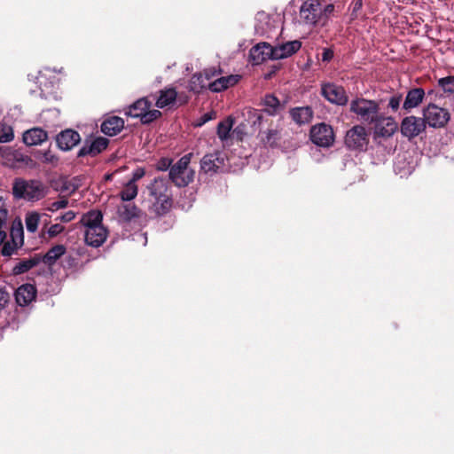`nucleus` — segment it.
<instances>
[{"label": "nucleus", "instance_id": "f257e3e1", "mask_svg": "<svg viewBox=\"0 0 454 454\" xmlns=\"http://www.w3.org/2000/svg\"><path fill=\"white\" fill-rule=\"evenodd\" d=\"M151 212L157 216L167 215L173 207V194L168 180L164 177H155L147 186Z\"/></svg>", "mask_w": 454, "mask_h": 454}, {"label": "nucleus", "instance_id": "f03ea898", "mask_svg": "<svg viewBox=\"0 0 454 454\" xmlns=\"http://www.w3.org/2000/svg\"><path fill=\"white\" fill-rule=\"evenodd\" d=\"M324 0H306L299 10L303 23L309 26L324 27L334 11V5L328 4L323 6Z\"/></svg>", "mask_w": 454, "mask_h": 454}, {"label": "nucleus", "instance_id": "7ed1b4c3", "mask_svg": "<svg viewBox=\"0 0 454 454\" xmlns=\"http://www.w3.org/2000/svg\"><path fill=\"white\" fill-rule=\"evenodd\" d=\"M12 194L18 200L38 201L45 196L46 187L39 180L16 178L12 184Z\"/></svg>", "mask_w": 454, "mask_h": 454}, {"label": "nucleus", "instance_id": "20e7f679", "mask_svg": "<svg viewBox=\"0 0 454 454\" xmlns=\"http://www.w3.org/2000/svg\"><path fill=\"white\" fill-rule=\"evenodd\" d=\"M350 112L356 114L363 122L372 124L381 114L380 104L375 100L356 98L350 102Z\"/></svg>", "mask_w": 454, "mask_h": 454}, {"label": "nucleus", "instance_id": "39448f33", "mask_svg": "<svg viewBox=\"0 0 454 454\" xmlns=\"http://www.w3.org/2000/svg\"><path fill=\"white\" fill-rule=\"evenodd\" d=\"M192 153L181 157L168 172L169 180L177 187H185L194 179L195 172L189 168Z\"/></svg>", "mask_w": 454, "mask_h": 454}, {"label": "nucleus", "instance_id": "423d86ee", "mask_svg": "<svg viewBox=\"0 0 454 454\" xmlns=\"http://www.w3.org/2000/svg\"><path fill=\"white\" fill-rule=\"evenodd\" d=\"M423 119L426 125L434 129H442L450 120V113L448 109L431 103L423 109Z\"/></svg>", "mask_w": 454, "mask_h": 454}, {"label": "nucleus", "instance_id": "0eeeda50", "mask_svg": "<svg viewBox=\"0 0 454 454\" xmlns=\"http://www.w3.org/2000/svg\"><path fill=\"white\" fill-rule=\"evenodd\" d=\"M344 144L349 150L364 152L369 144V133L364 126L355 125L346 132Z\"/></svg>", "mask_w": 454, "mask_h": 454}, {"label": "nucleus", "instance_id": "6e6552de", "mask_svg": "<svg viewBox=\"0 0 454 454\" xmlns=\"http://www.w3.org/2000/svg\"><path fill=\"white\" fill-rule=\"evenodd\" d=\"M309 137L311 142L319 147L328 148L334 143V133L332 126L324 122L311 127Z\"/></svg>", "mask_w": 454, "mask_h": 454}, {"label": "nucleus", "instance_id": "1a4fd4ad", "mask_svg": "<svg viewBox=\"0 0 454 454\" xmlns=\"http://www.w3.org/2000/svg\"><path fill=\"white\" fill-rule=\"evenodd\" d=\"M425 120L414 115L404 117L401 121V134L408 139H412L426 130Z\"/></svg>", "mask_w": 454, "mask_h": 454}, {"label": "nucleus", "instance_id": "9d476101", "mask_svg": "<svg viewBox=\"0 0 454 454\" xmlns=\"http://www.w3.org/2000/svg\"><path fill=\"white\" fill-rule=\"evenodd\" d=\"M321 94L326 100L338 106H345L348 101L344 88L334 83L323 84Z\"/></svg>", "mask_w": 454, "mask_h": 454}, {"label": "nucleus", "instance_id": "9b49d317", "mask_svg": "<svg viewBox=\"0 0 454 454\" xmlns=\"http://www.w3.org/2000/svg\"><path fill=\"white\" fill-rule=\"evenodd\" d=\"M109 145V139L103 137H98L92 141L85 140L83 145L77 153L78 158L85 156L96 157L103 151H105Z\"/></svg>", "mask_w": 454, "mask_h": 454}, {"label": "nucleus", "instance_id": "f8f14e48", "mask_svg": "<svg viewBox=\"0 0 454 454\" xmlns=\"http://www.w3.org/2000/svg\"><path fill=\"white\" fill-rule=\"evenodd\" d=\"M224 166V157L221 152L207 153L200 160V168L205 173L215 174Z\"/></svg>", "mask_w": 454, "mask_h": 454}, {"label": "nucleus", "instance_id": "ddd939ff", "mask_svg": "<svg viewBox=\"0 0 454 454\" xmlns=\"http://www.w3.org/2000/svg\"><path fill=\"white\" fill-rule=\"evenodd\" d=\"M80 142V134L72 129H66L56 136L58 147L62 151H70Z\"/></svg>", "mask_w": 454, "mask_h": 454}, {"label": "nucleus", "instance_id": "4468645a", "mask_svg": "<svg viewBox=\"0 0 454 454\" xmlns=\"http://www.w3.org/2000/svg\"><path fill=\"white\" fill-rule=\"evenodd\" d=\"M249 59L253 65H260L267 59H273V47L268 43H257L251 48Z\"/></svg>", "mask_w": 454, "mask_h": 454}, {"label": "nucleus", "instance_id": "2eb2a0df", "mask_svg": "<svg viewBox=\"0 0 454 454\" xmlns=\"http://www.w3.org/2000/svg\"><path fill=\"white\" fill-rule=\"evenodd\" d=\"M108 231L104 226H94L85 229L84 240L92 247H99L106 239Z\"/></svg>", "mask_w": 454, "mask_h": 454}, {"label": "nucleus", "instance_id": "dca6fc26", "mask_svg": "<svg viewBox=\"0 0 454 454\" xmlns=\"http://www.w3.org/2000/svg\"><path fill=\"white\" fill-rule=\"evenodd\" d=\"M374 132L382 137H391L397 129V124L392 117H385L382 114L379 120L374 121Z\"/></svg>", "mask_w": 454, "mask_h": 454}, {"label": "nucleus", "instance_id": "f3484780", "mask_svg": "<svg viewBox=\"0 0 454 454\" xmlns=\"http://www.w3.org/2000/svg\"><path fill=\"white\" fill-rule=\"evenodd\" d=\"M240 78L241 76L239 74L221 76L208 82L207 89L212 92H221L236 85Z\"/></svg>", "mask_w": 454, "mask_h": 454}, {"label": "nucleus", "instance_id": "a211bd4d", "mask_svg": "<svg viewBox=\"0 0 454 454\" xmlns=\"http://www.w3.org/2000/svg\"><path fill=\"white\" fill-rule=\"evenodd\" d=\"M124 128V120L119 116H110L103 121L100 125L101 132L108 137L119 134Z\"/></svg>", "mask_w": 454, "mask_h": 454}, {"label": "nucleus", "instance_id": "6ab92c4d", "mask_svg": "<svg viewBox=\"0 0 454 454\" xmlns=\"http://www.w3.org/2000/svg\"><path fill=\"white\" fill-rule=\"evenodd\" d=\"M301 47V43L298 40H294L273 47V59H282L292 56L296 53Z\"/></svg>", "mask_w": 454, "mask_h": 454}, {"label": "nucleus", "instance_id": "aec40b11", "mask_svg": "<svg viewBox=\"0 0 454 454\" xmlns=\"http://www.w3.org/2000/svg\"><path fill=\"white\" fill-rule=\"evenodd\" d=\"M36 297V288L31 284H24L15 291V300L20 306H27Z\"/></svg>", "mask_w": 454, "mask_h": 454}, {"label": "nucleus", "instance_id": "412c9836", "mask_svg": "<svg viewBox=\"0 0 454 454\" xmlns=\"http://www.w3.org/2000/svg\"><path fill=\"white\" fill-rule=\"evenodd\" d=\"M291 119L299 126L311 121L314 112L310 106H297L289 110Z\"/></svg>", "mask_w": 454, "mask_h": 454}, {"label": "nucleus", "instance_id": "4be33fe9", "mask_svg": "<svg viewBox=\"0 0 454 454\" xmlns=\"http://www.w3.org/2000/svg\"><path fill=\"white\" fill-rule=\"evenodd\" d=\"M47 139V132L41 128L30 129L23 134V142L28 146L41 145Z\"/></svg>", "mask_w": 454, "mask_h": 454}, {"label": "nucleus", "instance_id": "5701e85b", "mask_svg": "<svg viewBox=\"0 0 454 454\" xmlns=\"http://www.w3.org/2000/svg\"><path fill=\"white\" fill-rule=\"evenodd\" d=\"M425 97V90L422 88H413L407 92L403 108L409 111L419 106Z\"/></svg>", "mask_w": 454, "mask_h": 454}, {"label": "nucleus", "instance_id": "b1692460", "mask_svg": "<svg viewBox=\"0 0 454 454\" xmlns=\"http://www.w3.org/2000/svg\"><path fill=\"white\" fill-rule=\"evenodd\" d=\"M66 251L67 249L64 245H55L43 256H41V262L48 266H52L66 254Z\"/></svg>", "mask_w": 454, "mask_h": 454}, {"label": "nucleus", "instance_id": "393cba45", "mask_svg": "<svg viewBox=\"0 0 454 454\" xmlns=\"http://www.w3.org/2000/svg\"><path fill=\"white\" fill-rule=\"evenodd\" d=\"M102 220L103 215L101 211L90 210L82 216L80 223L85 227V229H90L94 226H103Z\"/></svg>", "mask_w": 454, "mask_h": 454}, {"label": "nucleus", "instance_id": "a878e982", "mask_svg": "<svg viewBox=\"0 0 454 454\" xmlns=\"http://www.w3.org/2000/svg\"><path fill=\"white\" fill-rule=\"evenodd\" d=\"M176 97L177 92L175 88L161 90L156 101V106L159 108L168 106L176 101Z\"/></svg>", "mask_w": 454, "mask_h": 454}, {"label": "nucleus", "instance_id": "bb28decb", "mask_svg": "<svg viewBox=\"0 0 454 454\" xmlns=\"http://www.w3.org/2000/svg\"><path fill=\"white\" fill-rule=\"evenodd\" d=\"M152 103L146 98H141L129 106L126 114L133 118H140L145 110H148Z\"/></svg>", "mask_w": 454, "mask_h": 454}, {"label": "nucleus", "instance_id": "cd10ccee", "mask_svg": "<svg viewBox=\"0 0 454 454\" xmlns=\"http://www.w3.org/2000/svg\"><path fill=\"white\" fill-rule=\"evenodd\" d=\"M41 262V256L35 254L34 257L19 262L12 269L14 275H20L27 272Z\"/></svg>", "mask_w": 454, "mask_h": 454}, {"label": "nucleus", "instance_id": "c85d7f7f", "mask_svg": "<svg viewBox=\"0 0 454 454\" xmlns=\"http://www.w3.org/2000/svg\"><path fill=\"white\" fill-rule=\"evenodd\" d=\"M118 215L122 221L130 222L140 216V210L134 204H125L118 208Z\"/></svg>", "mask_w": 454, "mask_h": 454}, {"label": "nucleus", "instance_id": "c756f323", "mask_svg": "<svg viewBox=\"0 0 454 454\" xmlns=\"http://www.w3.org/2000/svg\"><path fill=\"white\" fill-rule=\"evenodd\" d=\"M208 82H206L203 74L200 73H195L192 75L189 84L188 90L195 94H200L204 90L207 89Z\"/></svg>", "mask_w": 454, "mask_h": 454}, {"label": "nucleus", "instance_id": "7c9ffc66", "mask_svg": "<svg viewBox=\"0 0 454 454\" xmlns=\"http://www.w3.org/2000/svg\"><path fill=\"white\" fill-rule=\"evenodd\" d=\"M234 120L229 116L217 124V136L221 141H226L230 137V131L232 129Z\"/></svg>", "mask_w": 454, "mask_h": 454}, {"label": "nucleus", "instance_id": "2f4dec72", "mask_svg": "<svg viewBox=\"0 0 454 454\" xmlns=\"http://www.w3.org/2000/svg\"><path fill=\"white\" fill-rule=\"evenodd\" d=\"M280 138L281 135L279 130L270 129L264 132V136L262 137V142L264 145L274 148L278 145Z\"/></svg>", "mask_w": 454, "mask_h": 454}, {"label": "nucleus", "instance_id": "473e14b6", "mask_svg": "<svg viewBox=\"0 0 454 454\" xmlns=\"http://www.w3.org/2000/svg\"><path fill=\"white\" fill-rule=\"evenodd\" d=\"M263 105L265 106V111L270 115L277 114L281 107L278 98L272 94H268L264 97Z\"/></svg>", "mask_w": 454, "mask_h": 454}, {"label": "nucleus", "instance_id": "72a5a7b5", "mask_svg": "<svg viewBox=\"0 0 454 454\" xmlns=\"http://www.w3.org/2000/svg\"><path fill=\"white\" fill-rule=\"evenodd\" d=\"M138 188L133 182L125 184L123 189L120 192V197L123 201H130L137 195Z\"/></svg>", "mask_w": 454, "mask_h": 454}, {"label": "nucleus", "instance_id": "f704fd0d", "mask_svg": "<svg viewBox=\"0 0 454 454\" xmlns=\"http://www.w3.org/2000/svg\"><path fill=\"white\" fill-rule=\"evenodd\" d=\"M41 215L37 212H29L26 215L25 223L28 232L35 233L37 231Z\"/></svg>", "mask_w": 454, "mask_h": 454}, {"label": "nucleus", "instance_id": "c9c22d12", "mask_svg": "<svg viewBox=\"0 0 454 454\" xmlns=\"http://www.w3.org/2000/svg\"><path fill=\"white\" fill-rule=\"evenodd\" d=\"M438 86L446 94L454 93V75H449L438 80Z\"/></svg>", "mask_w": 454, "mask_h": 454}, {"label": "nucleus", "instance_id": "e433bc0d", "mask_svg": "<svg viewBox=\"0 0 454 454\" xmlns=\"http://www.w3.org/2000/svg\"><path fill=\"white\" fill-rule=\"evenodd\" d=\"M139 115H141L139 119L142 124H150L161 116V112L156 109L150 110L149 108L143 114L140 113Z\"/></svg>", "mask_w": 454, "mask_h": 454}, {"label": "nucleus", "instance_id": "4c0bfd02", "mask_svg": "<svg viewBox=\"0 0 454 454\" xmlns=\"http://www.w3.org/2000/svg\"><path fill=\"white\" fill-rule=\"evenodd\" d=\"M8 216V210L0 209V245H2L6 239V221Z\"/></svg>", "mask_w": 454, "mask_h": 454}, {"label": "nucleus", "instance_id": "58836bf2", "mask_svg": "<svg viewBox=\"0 0 454 454\" xmlns=\"http://www.w3.org/2000/svg\"><path fill=\"white\" fill-rule=\"evenodd\" d=\"M11 241L18 244L19 246H22L24 242V232L21 225L18 228L12 227L11 229Z\"/></svg>", "mask_w": 454, "mask_h": 454}, {"label": "nucleus", "instance_id": "ea45409f", "mask_svg": "<svg viewBox=\"0 0 454 454\" xmlns=\"http://www.w3.org/2000/svg\"><path fill=\"white\" fill-rule=\"evenodd\" d=\"M14 138L13 129L10 126H4L0 130V143H9Z\"/></svg>", "mask_w": 454, "mask_h": 454}, {"label": "nucleus", "instance_id": "a19ab883", "mask_svg": "<svg viewBox=\"0 0 454 454\" xmlns=\"http://www.w3.org/2000/svg\"><path fill=\"white\" fill-rule=\"evenodd\" d=\"M19 247H20V246L18 244L12 241H7L4 244L1 253L4 256H11Z\"/></svg>", "mask_w": 454, "mask_h": 454}, {"label": "nucleus", "instance_id": "79ce46f5", "mask_svg": "<svg viewBox=\"0 0 454 454\" xmlns=\"http://www.w3.org/2000/svg\"><path fill=\"white\" fill-rule=\"evenodd\" d=\"M203 74V77H205V80L207 82H212L211 80L222 74V69L215 68V67H210L204 69L203 72H200Z\"/></svg>", "mask_w": 454, "mask_h": 454}, {"label": "nucleus", "instance_id": "37998d69", "mask_svg": "<svg viewBox=\"0 0 454 454\" xmlns=\"http://www.w3.org/2000/svg\"><path fill=\"white\" fill-rule=\"evenodd\" d=\"M172 166V160L169 158H160L156 164L157 169L160 171L170 169Z\"/></svg>", "mask_w": 454, "mask_h": 454}, {"label": "nucleus", "instance_id": "c03bdc74", "mask_svg": "<svg viewBox=\"0 0 454 454\" xmlns=\"http://www.w3.org/2000/svg\"><path fill=\"white\" fill-rule=\"evenodd\" d=\"M65 231V227L59 223L52 224L47 231L50 238H54Z\"/></svg>", "mask_w": 454, "mask_h": 454}, {"label": "nucleus", "instance_id": "a18cd8bd", "mask_svg": "<svg viewBox=\"0 0 454 454\" xmlns=\"http://www.w3.org/2000/svg\"><path fill=\"white\" fill-rule=\"evenodd\" d=\"M67 205H68V200L67 199H62V200L52 202L49 206L48 210L54 212L59 209L67 207Z\"/></svg>", "mask_w": 454, "mask_h": 454}, {"label": "nucleus", "instance_id": "49530a36", "mask_svg": "<svg viewBox=\"0 0 454 454\" xmlns=\"http://www.w3.org/2000/svg\"><path fill=\"white\" fill-rule=\"evenodd\" d=\"M77 264V259L72 255L66 256L62 261V266L65 269H74Z\"/></svg>", "mask_w": 454, "mask_h": 454}, {"label": "nucleus", "instance_id": "de8ad7c7", "mask_svg": "<svg viewBox=\"0 0 454 454\" xmlns=\"http://www.w3.org/2000/svg\"><path fill=\"white\" fill-rule=\"evenodd\" d=\"M401 101H402V95H400V94L394 95L389 98L388 106L393 111H396L400 106Z\"/></svg>", "mask_w": 454, "mask_h": 454}, {"label": "nucleus", "instance_id": "09e8293b", "mask_svg": "<svg viewBox=\"0 0 454 454\" xmlns=\"http://www.w3.org/2000/svg\"><path fill=\"white\" fill-rule=\"evenodd\" d=\"M74 218H75V213L72 210H69V211L62 214L59 217H57L56 221L59 220L62 223H69V222L73 221Z\"/></svg>", "mask_w": 454, "mask_h": 454}, {"label": "nucleus", "instance_id": "8fccbe9b", "mask_svg": "<svg viewBox=\"0 0 454 454\" xmlns=\"http://www.w3.org/2000/svg\"><path fill=\"white\" fill-rule=\"evenodd\" d=\"M10 294L4 289H0V311L8 304Z\"/></svg>", "mask_w": 454, "mask_h": 454}, {"label": "nucleus", "instance_id": "3c124183", "mask_svg": "<svg viewBox=\"0 0 454 454\" xmlns=\"http://www.w3.org/2000/svg\"><path fill=\"white\" fill-rule=\"evenodd\" d=\"M145 176V171L143 168H137L132 173V177L129 182H133L134 184H137L136 183L140 180Z\"/></svg>", "mask_w": 454, "mask_h": 454}, {"label": "nucleus", "instance_id": "603ef678", "mask_svg": "<svg viewBox=\"0 0 454 454\" xmlns=\"http://www.w3.org/2000/svg\"><path fill=\"white\" fill-rule=\"evenodd\" d=\"M333 58V51L331 49H324L322 53L323 61H330Z\"/></svg>", "mask_w": 454, "mask_h": 454}, {"label": "nucleus", "instance_id": "864d4df0", "mask_svg": "<svg viewBox=\"0 0 454 454\" xmlns=\"http://www.w3.org/2000/svg\"><path fill=\"white\" fill-rule=\"evenodd\" d=\"M352 14L356 13L358 11L362 9L363 0H353L352 4Z\"/></svg>", "mask_w": 454, "mask_h": 454}, {"label": "nucleus", "instance_id": "5fc2aeb1", "mask_svg": "<svg viewBox=\"0 0 454 454\" xmlns=\"http://www.w3.org/2000/svg\"><path fill=\"white\" fill-rule=\"evenodd\" d=\"M209 120H211V115L210 114L207 113V114H204L199 122L196 124V126H202L203 124H205L206 122H207Z\"/></svg>", "mask_w": 454, "mask_h": 454}, {"label": "nucleus", "instance_id": "6e6d98bb", "mask_svg": "<svg viewBox=\"0 0 454 454\" xmlns=\"http://www.w3.org/2000/svg\"><path fill=\"white\" fill-rule=\"evenodd\" d=\"M0 209L1 210H7L2 196H0Z\"/></svg>", "mask_w": 454, "mask_h": 454}, {"label": "nucleus", "instance_id": "4d7b16f0", "mask_svg": "<svg viewBox=\"0 0 454 454\" xmlns=\"http://www.w3.org/2000/svg\"><path fill=\"white\" fill-rule=\"evenodd\" d=\"M262 115L261 114H259L257 115V117H256V121H254V123H255L256 121L261 122V121H262Z\"/></svg>", "mask_w": 454, "mask_h": 454}, {"label": "nucleus", "instance_id": "13d9d810", "mask_svg": "<svg viewBox=\"0 0 454 454\" xmlns=\"http://www.w3.org/2000/svg\"><path fill=\"white\" fill-rule=\"evenodd\" d=\"M3 337L2 330H0V339Z\"/></svg>", "mask_w": 454, "mask_h": 454}]
</instances>
